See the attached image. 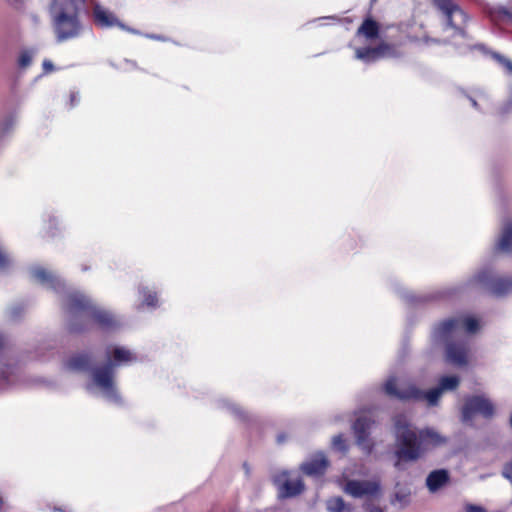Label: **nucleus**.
<instances>
[{
    "label": "nucleus",
    "instance_id": "7ed1b4c3",
    "mask_svg": "<svg viewBox=\"0 0 512 512\" xmlns=\"http://www.w3.org/2000/svg\"><path fill=\"white\" fill-rule=\"evenodd\" d=\"M478 329L477 319L461 315L449 318L436 326L433 330V338L436 341L446 342V358L449 363L455 366H465L468 362V342L466 340L456 342L450 340L458 337L462 331L472 334Z\"/></svg>",
    "mask_w": 512,
    "mask_h": 512
},
{
    "label": "nucleus",
    "instance_id": "412c9836",
    "mask_svg": "<svg viewBox=\"0 0 512 512\" xmlns=\"http://www.w3.org/2000/svg\"><path fill=\"white\" fill-rule=\"evenodd\" d=\"M358 35H363L367 39H375L379 35V25L376 21L367 18L357 30Z\"/></svg>",
    "mask_w": 512,
    "mask_h": 512
},
{
    "label": "nucleus",
    "instance_id": "c03bdc74",
    "mask_svg": "<svg viewBox=\"0 0 512 512\" xmlns=\"http://www.w3.org/2000/svg\"><path fill=\"white\" fill-rule=\"evenodd\" d=\"M86 0H82V2H85Z\"/></svg>",
    "mask_w": 512,
    "mask_h": 512
},
{
    "label": "nucleus",
    "instance_id": "473e14b6",
    "mask_svg": "<svg viewBox=\"0 0 512 512\" xmlns=\"http://www.w3.org/2000/svg\"><path fill=\"white\" fill-rule=\"evenodd\" d=\"M364 509L366 512H384L383 508L372 503H366Z\"/></svg>",
    "mask_w": 512,
    "mask_h": 512
},
{
    "label": "nucleus",
    "instance_id": "6e6552de",
    "mask_svg": "<svg viewBox=\"0 0 512 512\" xmlns=\"http://www.w3.org/2000/svg\"><path fill=\"white\" fill-rule=\"evenodd\" d=\"M475 415L491 418L494 415V405L491 400L484 396L468 397L462 407V421L472 422Z\"/></svg>",
    "mask_w": 512,
    "mask_h": 512
},
{
    "label": "nucleus",
    "instance_id": "f704fd0d",
    "mask_svg": "<svg viewBox=\"0 0 512 512\" xmlns=\"http://www.w3.org/2000/svg\"><path fill=\"white\" fill-rule=\"evenodd\" d=\"M231 411L236 415V416H239V417H242L243 416V412L241 411L240 408L236 407V406H232L231 407Z\"/></svg>",
    "mask_w": 512,
    "mask_h": 512
},
{
    "label": "nucleus",
    "instance_id": "c9c22d12",
    "mask_svg": "<svg viewBox=\"0 0 512 512\" xmlns=\"http://www.w3.org/2000/svg\"><path fill=\"white\" fill-rule=\"evenodd\" d=\"M71 106H74L79 101V95L77 93L71 94Z\"/></svg>",
    "mask_w": 512,
    "mask_h": 512
},
{
    "label": "nucleus",
    "instance_id": "423d86ee",
    "mask_svg": "<svg viewBox=\"0 0 512 512\" xmlns=\"http://www.w3.org/2000/svg\"><path fill=\"white\" fill-rule=\"evenodd\" d=\"M470 284L496 297L512 293V278L497 277L490 269H485L477 273L470 280Z\"/></svg>",
    "mask_w": 512,
    "mask_h": 512
},
{
    "label": "nucleus",
    "instance_id": "20e7f679",
    "mask_svg": "<svg viewBox=\"0 0 512 512\" xmlns=\"http://www.w3.org/2000/svg\"><path fill=\"white\" fill-rule=\"evenodd\" d=\"M106 354V364L92 371L93 384L102 391L103 396L108 401L118 404L121 402V397L114 383L115 367L134 362L136 356L123 347H116L112 355L110 351H107Z\"/></svg>",
    "mask_w": 512,
    "mask_h": 512
},
{
    "label": "nucleus",
    "instance_id": "4468645a",
    "mask_svg": "<svg viewBox=\"0 0 512 512\" xmlns=\"http://www.w3.org/2000/svg\"><path fill=\"white\" fill-rule=\"evenodd\" d=\"M328 465L329 461L325 454L318 452L301 465V470L308 476H321L325 473Z\"/></svg>",
    "mask_w": 512,
    "mask_h": 512
},
{
    "label": "nucleus",
    "instance_id": "7c9ffc66",
    "mask_svg": "<svg viewBox=\"0 0 512 512\" xmlns=\"http://www.w3.org/2000/svg\"><path fill=\"white\" fill-rule=\"evenodd\" d=\"M502 475L504 478L508 479L512 484V459H511V462L507 463L504 466Z\"/></svg>",
    "mask_w": 512,
    "mask_h": 512
},
{
    "label": "nucleus",
    "instance_id": "a211bd4d",
    "mask_svg": "<svg viewBox=\"0 0 512 512\" xmlns=\"http://www.w3.org/2000/svg\"><path fill=\"white\" fill-rule=\"evenodd\" d=\"M65 366L71 371H86L91 366V358L88 354H77L71 357Z\"/></svg>",
    "mask_w": 512,
    "mask_h": 512
},
{
    "label": "nucleus",
    "instance_id": "9d476101",
    "mask_svg": "<svg viewBox=\"0 0 512 512\" xmlns=\"http://www.w3.org/2000/svg\"><path fill=\"white\" fill-rule=\"evenodd\" d=\"M343 491L353 497L362 498L365 496H377L381 492V485L378 480H347Z\"/></svg>",
    "mask_w": 512,
    "mask_h": 512
},
{
    "label": "nucleus",
    "instance_id": "cd10ccee",
    "mask_svg": "<svg viewBox=\"0 0 512 512\" xmlns=\"http://www.w3.org/2000/svg\"><path fill=\"white\" fill-rule=\"evenodd\" d=\"M140 293L144 296V303L149 307H156L157 306V296L155 293H151L147 291L146 289L140 290Z\"/></svg>",
    "mask_w": 512,
    "mask_h": 512
},
{
    "label": "nucleus",
    "instance_id": "f3484780",
    "mask_svg": "<svg viewBox=\"0 0 512 512\" xmlns=\"http://www.w3.org/2000/svg\"><path fill=\"white\" fill-rule=\"evenodd\" d=\"M449 479L448 473L445 470H435L431 472L426 478V485L431 492L440 489Z\"/></svg>",
    "mask_w": 512,
    "mask_h": 512
},
{
    "label": "nucleus",
    "instance_id": "dca6fc26",
    "mask_svg": "<svg viewBox=\"0 0 512 512\" xmlns=\"http://www.w3.org/2000/svg\"><path fill=\"white\" fill-rule=\"evenodd\" d=\"M384 390L387 395L393 396L399 399H407L411 397H418L419 392L416 389L409 391H398L396 388V380L394 377L389 378L384 384Z\"/></svg>",
    "mask_w": 512,
    "mask_h": 512
},
{
    "label": "nucleus",
    "instance_id": "c85d7f7f",
    "mask_svg": "<svg viewBox=\"0 0 512 512\" xmlns=\"http://www.w3.org/2000/svg\"><path fill=\"white\" fill-rule=\"evenodd\" d=\"M11 264L10 257L0 247V271H4Z\"/></svg>",
    "mask_w": 512,
    "mask_h": 512
},
{
    "label": "nucleus",
    "instance_id": "ddd939ff",
    "mask_svg": "<svg viewBox=\"0 0 512 512\" xmlns=\"http://www.w3.org/2000/svg\"><path fill=\"white\" fill-rule=\"evenodd\" d=\"M93 20L100 28L119 26L120 28L125 29V26L116 18V16L100 4L94 5Z\"/></svg>",
    "mask_w": 512,
    "mask_h": 512
},
{
    "label": "nucleus",
    "instance_id": "a878e982",
    "mask_svg": "<svg viewBox=\"0 0 512 512\" xmlns=\"http://www.w3.org/2000/svg\"><path fill=\"white\" fill-rule=\"evenodd\" d=\"M493 59H495L506 71L512 74V61L498 53H492Z\"/></svg>",
    "mask_w": 512,
    "mask_h": 512
},
{
    "label": "nucleus",
    "instance_id": "ea45409f",
    "mask_svg": "<svg viewBox=\"0 0 512 512\" xmlns=\"http://www.w3.org/2000/svg\"><path fill=\"white\" fill-rule=\"evenodd\" d=\"M471 103H472L473 107H475V108L477 107V102L474 99H471Z\"/></svg>",
    "mask_w": 512,
    "mask_h": 512
},
{
    "label": "nucleus",
    "instance_id": "6ab92c4d",
    "mask_svg": "<svg viewBox=\"0 0 512 512\" xmlns=\"http://www.w3.org/2000/svg\"><path fill=\"white\" fill-rule=\"evenodd\" d=\"M490 17L493 21H502L512 24V0L509 6H497L490 10Z\"/></svg>",
    "mask_w": 512,
    "mask_h": 512
},
{
    "label": "nucleus",
    "instance_id": "aec40b11",
    "mask_svg": "<svg viewBox=\"0 0 512 512\" xmlns=\"http://www.w3.org/2000/svg\"><path fill=\"white\" fill-rule=\"evenodd\" d=\"M328 512H353L351 504L346 503L340 496L330 497L325 503Z\"/></svg>",
    "mask_w": 512,
    "mask_h": 512
},
{
    "label": "nucleus",
    "instance_id": "9b49d317",
    "mask_svg": "<svg viewBox=\"0 0 512 512\" xmlns=\"http://www.w3.org/2000/svg\"><path fill=\"white\" fill-rule=\"evenodd\" d=\"M396 49L387 43H381L377 47L357 48L355 57L365 63H372L383 57H396Z\"/></svg>",
    "mask_w": 512,
    "mask_h": 512
},
{
    "label": "nucleus",
    "instance_id": "b1692460",
    "mask_svg": "<svg viewBox=\"0 0 512 512\" xmlns=\"http://www.w3.org/2000/svg\"><path fill=\"white\" fill-rule=\"evenodd\" d=\"M442 393L443 392L441 391V389L439 387H436L425 393L424 397L430 406H434L438 403V400L440 399Z\"/></svg>",
    "mask_w": 512,
    "mask_h": 512
},
{
    "label": "nucleus",
    "instance_id": "0eeeda50",
    "mask_svg": "<svg viewBox=\"0 0 512 512\" xmlns=\"http://www.w3.org/2000/svg\"><path fill=\"white\" fill-rule=\"evenodd\" d=\"M434 5L443 13L447 25L458 34L465 37L464 26L467 22L466 13L452 0H432Z\"/></svg>",
    "mask_w": 512,
    "mask_h": 512
},
{
    "label": "nucleus",
    "instance_id": "4be33fe9",
    "mask_svg": "<svg viewBox=\"0 0 512 512\" xmlns=\"http://www.w3.org/2000/svg\"><path fill=\"white\" fill-rule=\"evenodd\" d=\"M497 250L510 252L512 250V222L507 223L497 243Z\"/></svg>",
    "mask_w": 512,
    "mask_h": 512
},
{
    "label": "nucleus",
    "instance_id": "1a4fd4ad",
    "mask_svg": "<svg viewBox=\"0 0 512 512\" xmlns=\"http://www.w3.org/2000/svg\"><path fill=\"white\" fill-rule=\"evenodd\" d=\"M375 424L370 415L359 416L353 426V432L356 438V444L367 455H370L374 449V443L370 439V430Z\"/></svg>",
    "mask_w": 512,
    "mask_h": 512
},
{
    "label": "nucleus",
    "instance_id": "a19ab883",
    "mask_svg": "<svg viewBox=\"0 0 512 512\" xmlns=\"http://www.w3.org/2000/svg\"><path fill=\"white\" fill-rule=\"evenodd\" d=\"M3 504H4V500H3V498L0 496V509L2 508Z\"/></svg>",
    "mask_w": 512,
    "mask_h": 512
},
{
    "label": "nucleus",
    "instance_id": "2eb2a0df",
    "mask_svg": "<svg viewBox=\"0 0 512 512\" xmlns=\"http://www.w3.org/2000/svg\"><path fill=\"white\" fill-rule=\"evenodd\" d=\"M275 483L279 487V494L282 498L294 497L304 490V483L300 478L285 479L281 482V478L277 477Z\"/></svg>",
    "mask_w": 512,
    "mask_h": 512
},
{
    "label": "nucleus",
    "instance_id": "c756f323",
    "mask_svg": "<svg viewBox=\"0 0 512 512\" xmlns=\"http://www.w3.org/2000/svg\"><path fill=\"white\" fill-rule=\"evenodd\" d=\"M409 493L406 491H397L394 494L393 499L391 500L392 503L394 502H400L403 504H406L408 502Z\"/></svg>",
    "mask_w": 512,
    "mask_h": 512
},
{
    "label": "nucleus",
    "instance_id": "393cba45",
    "mask_svg": "<svg viewBox=\"0 0 512 512\" xmlns=\"http://www.w3.org/2000/svg\"><path fill=\"white\" fill-rule=\"evenodd\" d=\"M332 447L340 452L346 453L348 451V445L342 434L335 435L332 438Z\"/></svg>",
    "mask_w": 512,
    "mask_h": 512
},
{
    "label": "nucleus",
    "instance_id": "f8f14e48",
    "mask_svg": "<svg viewBox=\"0 0 512 512\" xmlns=\"http://www.w3.org/2000/svg\"><path fill=\"white\" fill-rule=\"evenodd\" d=\"M32 278L42 284L48 289H53L56 292L64 290L65 283L54 273L47 271L45 268L37 266L30 270Z\"/></svg>",
    "mask_w": 512,
    "mask_h": 512
},
{
    "label": "nucleus",
    "instance_id": "2f4dec72",
    "mask_svg": "<svg viewBox=\"0 0 512 512\" xmlns=\"http://www.w3.org/2000/svg\"><path fill=\"white\" fill-rule=\"evenodd\" d=\"M465 512H487V510L480 505L466 504Z\"/></svg>",
    "mask_w": 512,
    "mask_h": 512
},
{
    "label": "nucleus",
    "instance_id": "e433bc0d",
    "mask_svg": "<svg viewBox=\"0 0 512 512\" xmlns=\"http://www.w3.org/2000/svg\"><path fill=\"white\" fill-rule=\"evenodd\" d=\"M11 317L13 319H16L18 317V312L16 311V309L11 310Z\"/></svg>",
    "mask_w": 512,
    "mask_h": 512
},
{
    "label": "nucleus",
    "instance_id": "f03ea898",
    "mask_svg": "<svg viewBox=\"0 0 512 512\" xmlns=\"http://www.w3.org/2000/svg\"><path fill=\"white\" fill-rule=\"evenodd\" d=\"M68 315V327L71 332H82L96 323L101 329L111 330L119 327L120 321L110 312L96 307L86 295L73 291L63 299Z\"/></svg>",
    "mask_w": 512,
    "mask_h": 512
},
{
    "label": "nucleus",
    "instance_id": "39448f33",
    "mask_svg": "<svg viewBox=\"0 0 512 512\" xmlns=\"http://www.w3.org/2000/svg\"><path fill=\"white\" fill-rule=\"evenodd\" d=\"M50 15L58 42L75 38L80 34L81 24L75 0H53Z\"/></svg>",
    "mask_w": 512,
    "mask_h": 512
},
{
    "label": "nucleus",
    "instance_id": "4c0bfd02",
    "mask_svg": "<svg viewBox=\"0 0 512 512\" xmlns=\"http://www.w3.org/2000/svg\"><path fill=\"white\" fill-rule=\"evenodd\" d=\"M277 442L278 443H283L284 442V436L282 434L278 435Z\"/></svg>",
    "mask_w": 512,
    "mask_h": 512
},
{
    "label": "nucleus",
    "instance_id": "72a5a7b5",
    "mask_svg": "<svg viewBox=\"0 0 512 512\" xmlns=\"http://www.w3.org/2000/svg\"><path fill=\"white\" fill-rule=\"evenodd\" d=\"M43 69L46 71V72H50L54 69V66H53V63L49 60H44L43 62Z\"/></svg>",
    "mask_w": 512,
    "mask_h": 512
},
{
    "label": "nucleus",
    "instance_id": "bb28decb",
    "mask_svg": "<svg viewBox=\"0 0 512 512\" xmlns=\"http://www.w3.org/2000/svg\"><path fill=\"white\" fill-rule=\"evenodd\" d=\"M33 53L31 51L25 50L23 51L18 59V65L21 68L28 67L32 62Z\"/></svg>",
    "mask_w": 512,
    "mask_h": 512
},
{
    "label": "nucleus",
    "instance_id": "f257e3e1",
    "mask_svg": "<svg viewBox=\"0 0 512 512\" xmlns=\"http://www.w3.org/2000/svg\"><path fill=\"white\" fill-rule=\"evenodd\" d=\"M393 421L396 468L400 467L401 461H417L428 451L447 443V438L432 428L417 430L403 414L396 415Z\"/></svg>",
    "mask_w": 512,
    "mask_h": 512
},
{
    "label": "nucleus",
    "instance_id": "79ce46f5",
    "mask_svg": "<svg viewBox=\"0 0 512 512\" xmlns=\"http://www.w3.org/2000/svg\"><path fill=\"white\" fill-rule=\"evenodd\" d=\"M509 109H510V108H505V109L503 110V113L508 112V111H509Z\"/></svg>",
    "mask_w": 512,
    "mask_h": 512
},
{
    "label": "nucleus",
    "instance_id": "37998d69",
    "mask_svg": "<svg viewBox=\"0 0 512 512\" xmlns=\"http://www.w3.org/2000/svg\"><path fill=\"white\" fill-rule=\"evenodd\" d=\"M509 107L512 106V99L508 103Z\"/></svg>",
    "mask_w": 512,
    "mask_h": 512
},
{
    "label": "nucleus",
    "instance_id": "5701e85b",
    "mask_svg": "<svg viewBox=\"0 0 512 512\" xmlns=\"http://www.w3.org/2000/svg\"><path fill=\"white\" fill-rule=\"evenodd\" d=\"M459 378L457 376H443L439 380L438 387L442 392L455 390L459 385Z\"/></svg>",
    "mask_w": 512,
    "mask_h": 512
},
{
    "label": "nucleus",
    "instance_id": "58836bf2",
    "mask_svg": "<svg viewBox=\"0 0 512 512\" xmlns=\"http://www.w3.org/2000/svg\"><path fill=\"white\" fill-rule=\"evenodd\" d=\"M8 124H9V125H12V119H10L9 121H7V122H5V123H4V126H5V127H4V129H5V130H7V126H8Z\"/></svg>",
    "mask_w": 512,
    "mask_h": 512
}]
</instances>
